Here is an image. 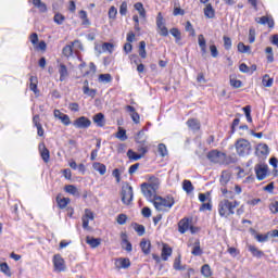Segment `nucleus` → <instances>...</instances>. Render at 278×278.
Listing matches in <instances>:
<instances>
[{"label": "nucleus", "mask_w": 278, "mask_h": 278, "mask_svg": "<svg viewBox=\"0 0 278 278\" xmlns=\"http://www.w3.org/2000/svg\"><path fill=\"white\" fill-rule=\"evenodd\" d=\"M160 189V179L151 178L148 182L141 185V192L148 201H153L157 195Z\"/></svg>", "instance_id": "nucleus-1"}, {"label": "nucleus", "mask_w": 278, "mask_h": 278, "mask_svg": "<svg viewBox=\"0 0 278 278\" xmlns=\"http://www.w3.org/2000/svg\"><path fill=\"white\" fill-rule=\"evenodd\" d=\"M238 205H240L238 201L222 199L218 203L219 216H222V218H229V216H233V214H236V207H238Z\"/></svg>", "instance_id": "nucleus-2"}, {"label": "nucleus", "mask_w": 278, "mask_h": 278, "mask_svg": "<svg viewBox=\"0 0 278 278\" xmlns=\"http://www.w3.org/2000/svg\"><path fill=\"white\" fill-rule=\"evenodd\" d=\"M152 203L155 210H157V212H165V210H170V207L175 205V199H173V197H166V198L156 197L152 201Z\"/></svg>", "instance_id": "nucleus-3"}, {"label": "nucleus", "mask_w": 278, "mask_h": 278, "mask_svg": "<svg viewBox=\"0 0 278 278\" xmlns=\"http://www.w3.org/2000/svg\"><path fill=\"white\" fill-rule=\"evenodd\" d=\"M235 149L238 153V155H241V157H244V155H249L251 153V142L247 139H238L235 143Z\"/></svg>", "instance_id": "nucleus-4"}, {"label": "nucleus", "mask_w": 278, "mask_h": 278, "mask_svg": "<svg viewBox=\"0 0 278 278\" xmlns=\"http://www.w3.org/2000/svg\"><path fill=\"white\" fill-rule=\"evenodd\" d=\"M122 201L124 205H129L134 201V188L129 184L122 187Z\"/></svg>", "instance_id": "nucleus-5"}, {"label": "nucleus", "mask_w": 278, "mask_h": 278, "mask_svg": "<svg viewBox=\"0 0 278 278\" xmlns=\"http://www.w3.org/2000/svg\"><path fill=\"white\" fill-rule=\"evenodd\" d=\"M254 170L258 181H264L268 177V165L264 163L256 164Z\"/></svg>", "instance_id": "nucleus-6"}, {"label": "nucleus", "mask_w": 278, "mask_h": 278, "mask_svg": "<svg viewBox=\"0 0 278 278\" xmlns=\"http://www.w3.org/2000/svg\"><path fill=\"white\" fill-rule=\"evenodd\" d=\"M180 233H186V231H191V233H197L198 229L192 226L190 219H181L178 224Z\"/></svg>", "instance_id": "nucleus-7"}, {"label": "nucleus", "mask_w": 278, "mask_h": 278, "mask_svg": "<svg viewBox=\"0 0 278 278\" xmlns=\"http://www.w3.org/2000/svg\"><path fill=\"white\" fill-rule=\"evenodd\" d=\"M227 155L223 152H219L217 150H213L208 153V160L214 162V164H223L225 162Z\"/></svg>", "instance_id": "nucleus-8"}, {"label": "nucleus", "mask_w": 278, "mask_h": 278, "mask_svg": "<svg viewBox=\"0 0 278 278\" xmlns=\"http://www.w3.org/2000/svg\"><path fill=\"white\" fill-rule=\"evenodd\" d=\"M81 220H83V228L86 229L87 231H90V220H94V213L86 208Z\"/></svg>", "instance_id": "nucleus-9"}, {"label": "nucleus", "mask_w": 278, "mask_h": 278, "mask_svg": "<svg viewBox=\"0 0 278 278\" xmlns=\"http://www.w3.org/2000/svg\"><path fill=\"white\" fill-rule=\"evenodd\" d=\"M53 266L55 273H62L66 270V265L64 264V258L60 254L53 256Z\"/></svg>", "instance_id": "nucleus-10"}, {"label": "nucleus", "mask_w": 278, "mask_h": 278, "mask_svg": "<svg viewBox=\"0 0 278 278\" xmlns=\"http://www.w3.org/2000/svg\"><path fill=\"white\" fill-rule=\"evenodd\" d=\"M188 247H191V253L195 256L203 255V250H201V241L199 239H190Z\"/></svg>", "instance_id": "nucleus-11"}, {"label": "nucleus", "mask_w": 278, "mask_h": 278, "mask_svg": "<svg viewBox=\"0 0 278 278\" xmlns=\"http://www.w3.org/2000/svg\"><path fill=\"white\" fill-rule=\"evenodd\" d=\"M90 125H92V122H90V119H88V117L86 116L78 117L74 122V127H76L77 129H88Z\"/></svg>", "instance_id": "nucleus-12"}, {"label": "nucleus", "mask_w": 278, "mask_h": 278, "mask_svg": "<svg viewBox=\"0 0 278 278\" xmlns=\"http://www.w3.org/2000/svg\"><path fill=\"white\" fill-rule=\"evenodd\" d=\"M129 266H131L129 258L119 257L115 260V268H117V270L129 268Z\"/></svg>", "instance_id": "nucleus-13"}, {"label": "nucleus", "mask_w": 278, "mask_h": 278, "mask_svg": "<svg viewBox=\"0 0 278 278\" xmlns=\"http://www.w3.org/2000/svg\"><path fill=\"white\" fill-rule=\"evenodd\" d=\"M121 240H122V249L127 251V253H131L132 247H131V242H129V240L127 239V233L122 232Z\"/></svg>", "instance_id": "nucleus-14"}, {"label": "nucleus", "mask_w": 278, "mask_h": 278, "mask_svg": "<svg viewBox=\"0 0 278 278\" xmlns=\"http://www.w3.org/2000/svg\"><path fill=\"white\" fill-rule=\"evenodd\" d=\"M54 117L59 118V121H61V123H63V125H71V117H68V115L60 112V110H54Z\"/></svg>", "instance_id": "nucleus-15"}, {"label": "nucleus", "mask_w": 278, "mask_h": 278, "mask_svg": "<svg viewBox=\"0 0 278 278\" xmlns=\"http://www.w3.org/2000/svg\"><path fill=\"white\" fill-rule=\"evenodd\" d=\"M39 152H40V155H41L43 162H46V164L49 163L51 155L49 153V149H47L45 143H39Z\"/></svg>", "instance_id": "nucleus-16"}, {"label": "nucleus", "mask_w": 278, "mask_h": 278, "mask_svg": "<svg viewBox=\"0 0 278 278\" xmlns=\"http://www.w3.org/2000/svg\"><path fill=\"white\" fill-rule=\"evenodd\" d=\"M156 25L159 28V34L161 36H168V28H166V26H164V22L161 16L157 17Z\"/></svg>", "instance_id": "nucleus-17"}, {"label": "nucleus", "mask_w": 278, "mask_h": 278, "mask_svg": "<svg viewBox=\"0 0 278 278\" xmlns=\"http://www.w3.org/2000/svg\"><path fill=\"white\" fill-rule=\"evenodd\" d=\"M126 112L130 114V118L138 125L140 123V115L136 112V109L131 105L126 106Z\"/></svg>", "instance_id": "nucleus-18"}, {"label": "nucleus", "mask_w": 278, "mask_h": 278, "mask_svg": "<svg viewBox=\"0 0 278 278\" xmlns=\"http://www.w3.org/2000/svg\"><path fill=\"white\" fill-rule=\"evenodd\" d=\"M172 255H173V249L167 244H164L161 253V257L163 262H167L168 257H170Z\"/></svg>", "instance_id": "nucleus-19"}, {"label": "nucleus", "mask_w": 278, "mask_h": 278, "mask_svg": "<svg viewBox=\"0 0 278 278\" xmlns=\"http://www.w3.org/2000/svg\"><path fill=\"white\" fill-rule=\"evenodd\" d=\"M83 92L87 97H91V99H94V97H97V90L90 89V87H88V80L84 83Z\"/></svg>", "instance_id": "nucleus-20"}, {"label": "nucleus", "mask_w": 278, "mask_h": 278, "mask_svg": "<svg viewBox=\"0 0 278 278\" xmlns=\"http://www.w3.org/2000/svg\"><path fill=\"white\" fill-rule=\"evenodd\" d=\"M33 123H34L35 127H37L38 136H45V129L42 128V125L40 124V116L35 115L33 118Z\"/></svg>", "instance_id": "nucleus-21"}, {"label": "nucleus", "mask_w": 278, "mask_h": 278, "mask_svg": "<svg viewBox=\"0 0 278 278\" xmlns=\"http://www.w3.org/2000/svg\"><path fill=\"white\" fill-rule=\"evenodd\" d=\"M187 126L191 131H199L201 129V123L198 119L191 118L187 122Z\"/></svg>", "instance_id": "nucleus-22"}, {"label": "nucleus", "mask_w": 278, "mask_h": 278, "mask_svg": "<svg viewBox=\"0 0 278 278\" xmlns=\"http://www.w3.org/2000/svg\"><path fill=\"white\" fill-rule=\"evenodd\" d=\"M92 168L99 173V175H105L108 173V167L103 163L94 162Z\"/></svg>", "instance_id": "nucleus-23"}, {"label": "nucleus", "mask_w": 278, "mask_h": 278, "mask_svg": "<svg viewBox=\"0 0 278 278\" xmlns=\"http://www.w3.org/2000/svg\"><path fill=\"white\" fill-rule=\"evenodd\" d=\"M140 248L144 255H149V253H151V241L147 239L141 240Z\"/></svg>", "instance_id": "nucleus-24"}, {"label": "nucleus", "mask_w": 278, "mask_h": 278, "mask_svg": "<svg viewBox=\"0 0 278 278\" xmlns=\"http://www.w3.org/2000/svg\"><path fill=\"white\" fill-rule=\"evenodd\" d=\"M59 75H60V81H66V77H68V68H66V65L60 64Z\"/></svg>", "instance_id": "nucleus-25"}, {"label": "nucleus", "mask_w": 278, "mask_h": 278, "mask_svg": "<svg viewBox=\"0 0 278 278\" xmlns=\"http://www.w3.org/2000/svg\"><path fill=\"white\" fill-rule=\"evenodd\" d=\"M268 146L266 143H258L256 146V155H268Z\"/></svg>", "instance_id": "nucleus-26"}, {"label": "nucleus", "mask_w": 278, "mask_h": 278, "mask_svg": "<svg viewBox=\"0 0 278 278\" xmlns=\"http://www.w3.org/2000/svg\"><path fill=\"white\" fill-rule=\"evenodd\" d=\"M56 203L61 210H64L66 207V205H68L71 203V199L64 198L62 195H58Z\"/></svg>", "instance_id": "nucleus-27"}, {"label": "nucleus", "mask_w": 278, "mask_h": 278, "mask_svg": "<svg viewBox=\"0 0 278 278\" xmlns=\"http://www.w3.org/2000/svg\"><path fill=\"white\" fill-rule=\"evenodd\" d=\"M93 123H96L98 127H103V125H105V116L103 113L96 114L93 116Z\"/></svg>", "instance_id": "nucleus-28"}, {"label": "nucleus", "mask_w": 278, "mask_h": 278, "mask_svg": "<svg viewBox=\"0 0 278 278\" xmlns=\"http://www.w3.org/2000/svg\"><path fill=\"white\" fill-rule=\"evenodd\" d=\"M198 45H199L203 55H205V53H207V48H206L205 37L203 35L198 36Z\"/></svg>", "instance_id": "nucleus-29"}, {"label": "nucleus", "mask_w": 278, "mask_h": 278, "mask_svg": "<svg viewBox=\"0 0 278 278\" xmlns=\"http://www.w3.org/2000/svg\"><path fill=\"white\" fill-rule=\"evenodd\" d=\"M134 8L135 10H137L141 18H147V11L144 10V5H142V2L135 3Z\"/></svg>", "instance_id": "nucleus-30"}, {"label": "nucleus", "mask_w": 278, "mask_h": 278, "mask_svg": "<svg viewBox=\"0 0 278 278\" xmlns=\"http://www.w3.org/2000/svg\"><path fill=\"white\" fill-rule=\"evenodd\" d=\"M204 16L206 18H214V16H216V12L214 11L212 4H206V7L204 8Z\"/></svg>", "instance_id": "nucleus-31"}, {"label": "nucleus", "mask_w": 278, "mask_h": 278, "mask_svg": "<svg viewBox=\"0 0 278 278\" xmlns=\"http://www.w3.org/2000/svg\"><path fill=\"white\" fill-rule=\"evenodd\" d=\"M182 190H185V192L187 194H191V192H194V186H192V181L184 180L182 181Z\"/></svg>", "instance_id": "nucleus-32"}, {"label": "nucleus", "mask_w": 278, "mask_h": 278, "mask_svg": "<svg viewBox=\"0 0 278 278\" xmlns=\"http://www.w3.org/2000/svg\"><path fill=\"white\" fill-rule=\"evenodd\" d=\"M64 190L65 192H67V194H72L73 197H79V190L74 185L65 186Z\"/></svg>", "instance_id": "nucleus-33"}, {"label": "nucleus", "mask_w": 278, "mask_h": 278, "mask_svg": "<svg viewBox=\"0 0 278 278\" xmlns=\"http://www.w3.org/2000/svg\"><path fill=\"white\" fill-rule=\"evenodd\" d=\"M256 22L261 25H268V27H275V22L273 21V18L266 16L260 17L258 20H256Z\"/></svg>", "instance_id": "nucleus-34"}, {"label": "nucleus", "mask_w": 278, "mask_h": 278, "mask_svg": "<svg viewBox=\"0 0 278 278\" xmlns=\"http://www.w3.org/2000/svg\"><path fill=\"white\" fill-rule=\"evenodd\" d=\"M248 251H250L254 257H263L264 255V252L260 251L257 248H255V245L249 244Z\"/></svg>", "instance_id": "nucleus-35"}, {"label": "nucleus", "mask_w": 278, "mask_h": 278, "mask_svg": "<svg viewBox=\"0 0 278 278\" xmlns=\"http://www.w3.org/2000/svg\"><path fill=\"white\" fill-rule=\"evenodd\" d=\"M113 51H114V45H112L110 42H104L101 46L100 53H113Z\"/></svg>", "instance_id": "nucleus-36"}, {"label": "nucleus", "mask_w": 278, "mask_h": 278, "mask_svg": "<svg viewBox=\"0 0 278 278\" xmlns=\"http://www.w3.org/2000/svg\"><path fill=\"white\" fill-rule=\"evenodd\" d=\"M86 242H87V244L90 245L91 249H97V247H99V244H101V239H94L92 237H87Z\"/></svg>", "instance_id": "nucleus-37"}, {"label": "nucleus", "mask_w": 278, "mask_h": 278, "mask_svg": "<svg viewBox=\"0 0 278 278\" xmlns=\"http://www.w3.org/2000/svg\"><path fill=\"white\" fill-rule=\"evenodd\" d=\"M127 157L132 160V162H138V160H142V155L139 152H134V150H128Z\"/></svg>", "instance_id": "nucleus-38"}, {"label": "nucleus", "mask_w": 278, "mask_h": 278, "mask_svg": "<svg viewBox=\"0 0 278 278\" xmlns=\"http://www.w3.org/2000/svg\"><path fill=\"white\" fill-rule=\"evenodd\" d=\"M135 140L138 144H146L147 143V135L141 130L137 134Z\"/></svg>", "instance_id": "nucleus-39"}, {"label": "nucleus", "mask_w": 278, "mask_h": 278, "mask_svg": "<svg viewBox=\"0 0 278 278\" xmlns=\"http://www.w3.org/2000/svg\"><path fill=\"white\" fill-rule=\"evenodd\" d=\"M230 86L232 88H242V80L238 79L236 75H230Z\"/></svg>", "instance_id": "nucleus-40"}, {"label": "nucleus", "mask_w": 278, "mask_h": 278, "mask_svg": "<svg viewBox=\"0 0 278 278\" xmlns=\"http://www.w3.org/2000/svg\"><path fill=\"white\" fill-rule=\"evenodd\" d=\"M174 270H186V266L181 265V254L174 261Z\"/></svg>", "instance_id": "nucleus-41"}, {"label": "nucleus", "mask_w": 278, "mask_h": 278, "mask_svg": "<svg viewBox=\"0 0 278 278\" xmlns=\"http://www.w3.org/2000/svg\"><path fill=\"white\" fill-rule=\"evenodd\" d=\"M273 83H274V80H273V78H270V76H268V74L263 76L262 84L265 88H271Z\"/></svg>", "instance_id": "nucleus-42"}, {"label": "nucleus", "mask_w": 278, "mask_h": 278, "mask_svg": "<svg viewBox=\"0 0 278 278\" xmlns=\"http://www.w3.org/2000/svg\"><path fill=\"white\" fill-rule=\"evenodd\" d=\"M231 179V174L227 172H223L222 177H220V184L222 186H227Z\"/></svg>", "instance_id": "nucleus-43"}, {"label": "nucleus", "mask_w": 278, "mask_h": 278, "mask_svg": "<svg viewBox=\"0 0 278 278\" xmlns=\"http://www.w3.org/2000/svg\"><path fill=\"white\" fill-rule=\"evenodd\" d=\"M237 49L239 53H251V46H245L243 42H239Z\"/></svg>", "instance_id": "nucleus-44"}, {"label": "nucleus", "mask_w": 278, "mask_h": 278, "mask_svg": "<svg viewBox=\"0 0 278 278\" xmlns=\"http://www.w3.org/2000/svg\"><path fill=\"white\" fill-rule=\"evenodd\" d=\"M0 270L3 273V275H7V277H12V271L10 270L8 263H1Z\"/></svg>", "instance_id": "nucleus-45"}, {"label": "nucleus", "mask_w": 278, "mask_h": 278, "mask_svg": "<svg viewBox=\"0 0 278 278\" xmlns=\"http://www.w3.org/2000/svg\"><path fill=\"white\" fill-rule=\"evenodd\" d=\"M100 84H110L112 81V75L110 74H101L98 78Z\"/></svg>", "instance_id": "nucleus-46"}, {"label": "nucleus", "mask_w": 278, "mask_h": 278, "mask_svg": "<svg viewBox=\"0 0 278 278\" xmlns=\"http://www.w3.org/2000/svg\"><path fill=\"white\" fill-rule=\"evenodd\" d=\"M146 48H147V43L144 41H140V45H139V55L143 60L147 59V49Z\"/></svg>", "instance_id": "nucleus-47"}, {"label": "nucleus", "mask_w": 278, "mask_h": 278, "mask_svg": "<svg viewBox=\"0 0 278 278\" xmlns=\"http://www.w3.org/2000/svg\"><path fill=\"white\" fill-rule=\"evenodd\" d=\"M201 274L203 275V277H212V268L210 267L208 264H205L202 266L201 268Z\"/></svg>", "instance_id": "nucleus-48"}, {"label": "nucleus", "mask_w": 278, "mask_h": 278, "mask_svg": "<svg viewBox=\"0 0 278 278\" xmlns=\"http://www.w3.org/2000/svg\"><path fill=\"white\" fill-rule=\"evenodd\" d=\"M33 4L35 8H38L40 12H45L47 10V4H45L42 0H33Z\"/></svg>", "instance_id": "nucleus-49"}, {"label": "nucleus", "mask_w": 278, "mask_h": 278, "mask_svg": "<svg viewBox=\"0 0 278 278\" xmlns=\"http://www.w3.org/2000/svg\"><path fill=\"white\" fill-rule=\"evenodd\" d=\"M116 138L118 140H121L122 142H125V140H127V131H125V129H123V128H118Z\"/></svg>", "instance_id": "nucleus-50"}, {"label": "nucleus", "mask_w": 278, "mask_h": 278, "mask_svg": "<svg viewBox=\"0 0 278 278\" xmlns=\"http://www.w3.org/2000/svg\"><path fill=\"white\" fill-rule=\"evenodd\" d=\"M157 152L160 153L161 157H166V155H168V149H166L164 143L159 144Z\"/></svg>", "instance_id": "nucleus-51"}, {"label": "nucleus", "mask_w": 278, "mask_h": 278, "mask_svg": "<svg viewBox=\"0 0 278 278\" xmlns=\"http://www.w3.org/2000/svg\"><path fill=\"white\" fill-rule=\"evenodd\" d=\"M79 18H81L83 25H90V20H88V13L86 11H79Z\"/></svg>", "instance_id": "nucleus-52"}, {"label": "nucleus", "mask_w": 278, "mask_h": 278, "mask_svg": "<svg viewBox=\"0 0 278 278\" xmlns=\"http://www.w3.org/2000/svg\"><path fill=\"white\" fill-rule=\"evenodd\" d=\"M64 21H66V17L60 13H56L54 15V23H56V25H64Z\"/></svg>", "instance_id": "nucleus-53"}, {"label": "nucleus", "mask_w": 278, "mask_h": 278, "mask_svg": "<svg viewBox=\"0 0 278 278\" xmlns=\"http://www.w3.org/2000/svg\"><path fill=\"white\" fill-rule=\"evenodd\" d=\"M170 34H172V36H174V38H176V42H180L181 41V31H179V29L172 28L170 29Z\"/></svg>", "instance_id": "nucleus-54"}, {"label": "nucleus", "mask_w": 278, "mask_h": 278, "mask_svg": "<svg viewBox=\"0 0 278 278\" xmlns=\"http://www.w3.org/2000/svg\"><path fill=\"white\" fill-rule=\"evenodd\" d=\"M116 14H118V10L116 9V7H111L109 10V18L111 21H115L116 20Z\"/></svg>", "instance_id": "nucleus-55"}, {"label": "nucleus", "mask_w": 278, "mask_h": 278, "mask_svg": "<svg viewBox=\"0 0 278 278\" xmlns=\"http://www.w3.org/2000/svg\"><path fill=\"white\" fill-rule=\"evenodd\" d=\"M138 153H139V155H141V159L144 157V155H147V153H149V147L141 144L138 148Z\"/></svg>", "instance_id": "nucleus-56"}, {"label": "nucleus", "mask_w": 278, "mask_h": 278, "mask_svg": "<svg viewBox=\"0 0 278 278\" xmlns=\"http://www.w3.org/2000/svg\"><path fill=\"white\" fill-rule=\"evenodd\" d=\"M63 55H65V58H71V55H73V46H65L63 48Z\"/></svg>", "instance_id": "nucleus-57"}, {"label": "nucleus", "mask_w": 278, "mask_h": 278, "mask_svg": "<svg viewBox=\"0 0 278 278\" xmlns=\"http://www.w3.org/2000/svg\"><path fill=\"white\" fill-rule=\"evenodd\" d=\"M96 73H97V65H94V63H90L87 75H90V77H94Z\"/></svg>", "instance_id": "nucleus-58"}, {"label": "nucleus", "mask_w": 278, "mask_h": 278, "mask_svg": "<svg viewBox=\"0 0 278 278\" xmlns=\"http://www.w3.org/2000/svg\"><path fill=\"white\" fill-rule=\"evenodd\" d=\"M185 29L190 34V36H195L194 27H192V23L187 22Z\"/></svg>", "instance_id": "nucleus-59"}, {"label": "nucleus", "mask_w": 278, "mask_h": 278, "mask_svg": "<svg viewBox=\"0 0 278 278\" xmlns=\"http://www.w3.org/2000/svg\"><path fill=\"white\" fill-rule=\"evenodd\" d=\"M231 38L227 37V36H224V47L225 49L229 50L231 49Z\"/></svg>", "instance_id": "nucleus-60"}, {"label": "nucleus", "mask_w": 278, "mask_h": 278, "mask_svg": "<svg viewBox=\"0 0 278 278\" xmlns=\"http://www.w3.org/2000/svg\"><path fill=\"white\" fill-rule=\"evenodd\" d=\"M249 42L253 45L255 42V28H250L249 31Z\"/></svg>", "instance_id": "nucleus-61"}, {"label": "nucleus", "mask_w": 278, "mask_h": 278, "mask_svg": "<svg viewBox=\"0 0 278 278\" xmlns=\"http://www.w3.org/2000/svg\"><path fill=\"white\" fill-rule=\"evenodd\" d=\"M210 51H211L212 58H218V48H216L215 45L210 46Z\"/></svg>", "instance_id": "nucleus-62"}, {"label": "nucleus", "mask_w": 278, "mask_h": 278, "mask_svg": "<svg viewBox=\"0 0 278 278\" xmlns=\"http://www.w3.org/2000/svg\"><path fill=\"white\" fill-rule=\"evenodd\" d=\"M269 210H270V212H273V214H277L278 213V202L277 201L271 202L269 205Z\"/></svg>", "instance_id": "nucleus-63"}, {"label": "nucleus", "mask_w": 278, "mask_h": 278, "mask_svg": "<svg viewBox=\"0 0 278 278\" xmlns=\"http://www.w3.org/2000/svg\"><path fill=\"white\" fill-rule=\"evenodd\" d=\"M255 239L257 242H267L268 241V235H256Z\"/></svg>", "instance_id": "nucleus-64"}]
</instances>
